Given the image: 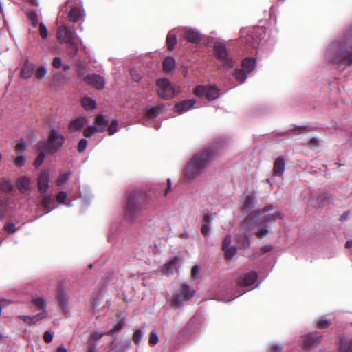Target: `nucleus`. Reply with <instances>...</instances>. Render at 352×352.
<instances>
[{"label": "nucleus", "instance_id": "9", "mask_svg": "<svg viewBox=\"0 0 352 352\" xmlns=\"http://www.w3.org/2000/svg\"><path fill=\"white\" fill-rule=\"evenodd\" d=\"M193 93L199 97L205 96L208 100H214L221 95L219 88L214 85H197Z\"/></svg>", "mask_w": 352, "mask_h": 352}, {"label": "nucleus", "instance_id": "41", "mask_svg": "<svg viewBox=\"0 0 352 352\" xmlns=\"http://www.w3.org/2000/svg\"><path fill=\"white\" fill-rule=\"evenodd\" d=\"M144 335L143 331L140 329H135L134 333L133 335V340L136 344H140L142 341V337Z\"/></svg>", "mask_w": 352, "mask_h": 352}, {"label": "nucleus", "instance_id": "27", "mask_svg": "<svg viewBox=\"0 0 352 352\" xmlns=\"http://www.w3.org/2000/svg\"><path fill=\"white\" fill-rule=\"evenodd\" d=\"M35 67L32 63L26 61L21 69V77L23 78H29L32 76L34 72Z\"/></svg>", "mask_w": 352, "mask_h": 352}, {"label": "nucleus", "instance_id": "11", "mask_svg": "<svg viewBox=\"0 0 352 352\" xmlns=\"http://www.w3.org/2000/svg\"><path fill=\"white\" fill-rule=\"evenodd\" d=\"M73 0H68L66 2V6L69 8L68 12V19L71 22H83L85 18V12L80 3V5H74Z\"/></svg>", "mask_w": 352, "mask_h": 352}, {"label": "nucleus", "instance_id": "58", "mask_svg": "<svg viewBox=\"0 0 352 352\" xmlns=\"http://www.w3.org/2000/svg\"><path fill=\"white\" fill-rule=\"evenodd\" d=\"M87 351L89 352H97L96 351V344L92 340V339H89L87 342Z\"/></svg>", "mask_w": 352, "mask_h": 352}, {"label": "nucleus", "instance_id": "20", "mask_svg": "<svg viewBox=\"0 0 352 352\" xmlns=\"http://www.w3.org/2000/svg\"><path fill=\"white\" fill-rule=\"evenodd\" d=\"M179 259L177 258H174L170 261L166 263L162 268V272L165 275H170L173 273L174 270H176Z\"/></svg>", "mask_w": 352, "mask_h": 352}, {"label": "nucleus", "instance_id": "19", "mask_svg": "<svg viewBox=\"0 0 352 352\" xmlns=\"http://www.w3.org/2000/svg\"><path fill=\"white\" fill-rule=\"evenodd\" d=\"M285 170V163L283 157L280 156L276 159L274 163L273 171L274 175L280 177L283 175Z\"/></svg>", "mask_w": 352, "mask_h": 352}, {"label": "nucleus", "instance_id": "39", "mask_svg": "<svg viewBox=\"0 0 352 352\" xmlns=\"http://www.w3.org/2000/svg\"><path fill=\"white\" fill-rule=\"evenodd\" d=\"M28 148L26 142L23 140H19L15 146V150L18 155L22 154Z\"/></svg>", "mask_w": 352, "mask_h": 352}, {"label": "nucleus", "instance_id": "24", "mask_svg": "<svg viewBox=\"0 0 352 352\" xmlns=\"http://www.w3.org/2000/svg\"><path fill=\"white\" fill-rule=\"evenodd\" d=\"M65 44L66 52L70 58H74L78 52V46L74 41L64 43Z\"/></svg>", "mask_w": 352, "mask_h": 352}, {"label": "nucleus", "instance_id": "36", "mask_svg": "<svg viewBox=\"0 0 352 352\" xmlns=\"http://www.w3.org/2000/svg\"><path fill=\"white\" fill-rule=\"evenodd\" d=\"M52 202V199L50 196L45 195L43 199H42V206L44 208V209L46 210L45 214L49 213L51 212L54 208H56V206H54L53 208H50V204Z\"/></svg>", "mask_w": 352, "mask_h": 352}, {"label": "nucleus", "instance_id": "10", "mask_svg": "<svg viewBox=\"0 0 352 352\" xmlns=\"http://www.w3.org/2000/svg\"><path fill=\"white\" fill-rule=\"evenodd\" d=\"M157 94L161 98L169 100L176 94V91L167 78H160L156 81Z\"/></svg>", "mask_w": 352, "mask_h": 352}, {"label": "nucleus", "instance_id": "4", "mask_svg": "<svg viewBox=\"0 0 352 352\" xmlns=\"http://www.w3.org/2000/svg\"><path fill=\"white\" fill-rule=\"evenodd\" d=\"M144 205L140 201V195L136 192H132L127 198V203L124 208L125 219L132 222L138 218L143 212Z\"/></svg>", "mask_w": 352, "mask_h": 352}, {"label": "nucleus", "instance_id": "46", "mask_svg": "<svg viewBox=\"0 0 352 352\" xmlns=\"http://www.w3.org/2000/svg\"><path fill=\"white\" fill-rule=\"evenodd\" d=\"M45 157V154L43 151H41L36 157V160H34V166H35V168H38L43 164Z\"/></svg>", "mask_w": 352, "mask_h": 352}, {"label": "nucleus", "instance_id": "33", "mask_svg": "<svg viewBox=\"0 0 352 352\" xmlns=\"http://www.w3.org/2000/svg\"><path fill=\"white\" fill-rule=\"evenodd\" d=\"M82 105L87 111H91L96 108V102L91 98L84 97L82 98Z\"/></svg>", "mask_w": 352, "mask_h": 352}, {"label": "nucleus", "instance_id": "13", "mask_svg": "<svg viewBox=\"0 0 352 352\" xmlns=\"http://www.w3.org/2000/svg\"><path fill=\"white\" fill-rule=\"evenodd\" d=\"M50 174L47 170H43L38 178V190L42 195H46L49 188Z\"/></svg>", "mask_w": 352, "mask_h": 352}, {"label": "nucleus", "instance_id": "49", "mask_svg": "<svg viewBox=\"0 0 352 352\" xmlns=\"http://www.w3.org/2000/svg\"><path fill=\"white\" fill-rule=\"evenodd\" d=\"M159 341L158 336L156 331H152L150 333L148 342L151 345H155Z\"/></svg>", "mask_w": 352, "mask_h": 352}, {"label": "nucleus", "instance_id": "63", "mask_svg": "<svg viewBox=\"0 0 352 352\" xmlns=\"http://www.w3.org/2000/svg\"><path fill=\"white\" fill-rule=\"evenodd\" d=\"M210 230V226L207 224H202L201 228V234L204 236H207Z\"/></svg>", "mask_w": 352, "mask_h": 352}, {"label": "nucleus", "instance_id": "17", "mask_svg": "<svg viewBox=\"0 0 352 352\" xmlns=\"http://www.w3.org/2000/svg\"><path fill=\"white\" fill-rule=\"evenodd\" d=\"M84 78L86 82L98 89H102L104 86V78L96 74H88Z\"/></svg>", "mask_w": 352, "mask_h": 352}, {"label": "nucleus", "instance_id": "56", "mask_svg": "<svg viewBox=\"0 0 352 352\" xmlns=\"http://www.w3.org/2000/svg\"><path fill=\"white\" fill-rule=\"evenodd\" d=\"M232 236L230 234H227L224 238L222 243V250L229 246H231Z\"/></svg>", "mask_w": 352, "mask_h": 352}, {"label": "nucleus", "instance_id": "8", "mask_svg": "<svg viewBox=\"0 0 352 352\" xmlns=\"http://www.w3.org/2000/svg\"><path fill=\"white\" fill-rule=\"evenodd\" d=\"M195 295V290L188 285L184 283L179 294H174L171 300V305L174 308L180 307L184 301L190 300Z\"/></svg>", "mask_w": 352, "mask_h": 352}, {"label": "nucleus", "instance_id": "60", "mask_svg": "<svg viewBox=\"0 0 352 352\" xmlns=\"http://www.w3.org/2000/svg\"><path fill=\"white\" fill-rule=\"evenodd\" d=\"M6 203H0V219H3L6 214Z\"/></svg>", "mask_w": 352, "mask_h": 352}, {"label": "nucleus", "instance_id": "59", "mask_svg": "<svg viewBox=\"0 0 352 352\" xmlns=\"http://www.w3.org/2000/svg\"><path fill=\"white\" fill-rule=\"evenodd\" d=\"M62 60L60 57H54L52 61V65L56 69H60L62 67Z\"/></svg>", "mask_w": 352, "mask_h": 352}, {"label": "nucleus", "instance_id": "28", "mask_svg": "<svg viewBox=\"0 0 352 352\" xmlns=\"http://www.w3.org/2000/svg\"><path fill=\"white\" fill-rule=\"evenodd\" d=\"M236 241L240 248H246L250 246L249 236L246 233H239L236 236Z\"/></svg>", "mask_w": 352, "mask_h": 352}, {"label": "nucleus", "instance_id": "37", "mask_svg": "<svg viewBox=\"0 0 352 352\" xmlns=\"http://www.w3.org/2000/svg\"><path fill=\"white\" fill-rule=\"evenodd\" d=\"M223 250L225 254V258L227 260H230L236 254L237 248H236V247H235L234 245H231L225 249H223Z\"/></svg>", "mask_w": 352, "mask_h": 352}, {"label": "nucleus", "instance_id": "3", "mask_svg": "<svg viewBox=\"0 0 352 352\" xmlns=\"http://www.w3.org/2000/svg\"><path fill=\"white\" fill-rule=\"evenodd\" d=\"M273 207L271 205L265 206L263 212L258 210L255 212L251 213L244 219L243 222V226L247 230H252L254 228V224L258 225L257 220L259 219L260 216L262 214L263 221L270 222L271 221L276 220V219H282V214L280 212H276L274 214H266L268 212L272 210Z\"/></svg>", "mask_w": 352, "mask_h": 352}, {"label": "nucleus", "instance_id": "42", "mask_svg": "<svg viewBox=\"0 0 352 352\" xmlns=\"http://www.w3.org/2000/svg\"><path fill=\"white\" fill-rule=\"evenodd\" d=\"M124 323H125L124 318H120V320L118 321V322L114 326V327L113 329L106 331V333H110V334L114 333L116 331L121 330L123 328Z\"/></svg>", "mask_w": 352, "mask_h": 352}, {"label": "nucleus", "instance_id": "34", "mask_svg": "<svg viewBox=\"0 0 352 352\" xmlns=\"http://www.w3.org/2000/svg\"><path fill=\"white\" fill-rule=\"evenodd\" d=\"M13 190V185L10 180L2 179L0 182V190L5 193H10Z\"/></svg>", "mask_w": 352, "mask_h": 352}, {"label": "nucleus", "instance_id": "35", "mask_svg": "<svg viewBox=\"0 0 352 352\" xmlns=\"http://www.w3.org/2000/svg\"><path fill=\"white\" fill-rule=\"evenodd\" d=\"M72 175L71 171H67L65 173H60L58 177L56 179V185L58 186H61L63 184L66 183Z\"/></svg>", "mask_w": 352, "mask_h": 352}, {"label": "nucleus", "instance_id": "45", "mask_svg": "<svg viewBox=\"0 0 352 352\" xmlns=\"http://www.w3.org/2000/svg\"><path fill=\"white\" fill-rule=\"evenodd\" d=\"M96 132H98V130L96 129V126H90L87 127L84 130V135L86 138H90L91 135H93Z\"/></svg>", "mask_w": 352, "mask_h": 352}, {"label": "nucleus", "instance_id": "26", "mask_svg": "<svg viewBox=\"0 0 352 352\" xmlns=\"http://www.w3.org/2000/svg\"><path fill=\"white\" fill-rule=\"evenodd\" d=\"M256 204V195L254 193H252L251 195L248 196L245 201V203L243 206V211L248 212L255 206Z\"/></svg>", "mask_w": 352, "mask_h": 352}, {"label": "nucleus", "instance_id": "43", "mask_svg": "<svg viewBox=\"0 0 352 352\" xmlns=\"http://www.w3.org/2000/svg\"><path fill=\"white\" fill-rule=\"evenodd\" d=\"M34 305L37 307L38 309L42 310V311H47L46 310V302L43 298H37L34 300Z\"/></svg>", "mask_w": 352, "mask_h": 352}, {"label": "nucleus", "instance_id": "25", "mask_svg": "<svg viewBox=\"0 0 352 352\" xmlns=\"http://www.w3.org/2000/svg\"><path fill=\"white\" fill-rule=\"evenodd\" d=\"M340 352H352V339L342 338L339 343Z\"/></svg>", "mask_w": 352, "mask_h": 352}, {"label": "nucleus", "instance_id": "14", "mask_svg": "<svg viewBox=\"0 0 352 352\" xmlns=\"http://www.w3.org/2000/svg\"><path fill=\"white\" fill-rule=\"evenodd\" d=\"M258 278V274L256 271H250L241 275L237 278V284L239 285L249 286L254 284Z\"/></svg>", "mask_w": 352, "mask_h": 352}, {"label": "nucleus", "instance_id": "29", "mask_svg": "<svg viewBox=\"0 0 352 352\" xmlns=\"http://www.w3.org/2000/svg\"><path fill=\"white\" fill-rule=\"evenodd\" d=\"M16 185L19 191L22 193H24L30 188V179L27 177H21L19 179Z\"/></svg>", "mask_w": 352, "mask_h": 352}, {"label": "nucleus", "instance_id": "18", "mask_svg": "<svg viewBox=\"0 0 352 352\" xmlns=\"http://www.w3.org/2000/svg\"><path fill=\"white\" fill-rule=\"evenodd\" d=\"M47 311H44L33 316L20 315L18 317L29 325H32L42 319L47 318Z\"/></svg>", "mask_w": 352, "mask_h": 352}, {"label": "nucleus", "instance_id": "21", "mask_svg": "<svg viewBox=\"0 0 352 352\" xmlns=\"http://www.w3.org/2000/svg\"><path fill=\"white\" fill-rule=\"evenodd\" d=\"M320 343V337L318 336H307L304 340L303 346L305 349L316 347Z\"/></svg>", "mask_w": 352, "mask_h": 352}, {"label": "nucleus", "instance_id": "32", "mask_svg": "<svg viewBox=\"0 0 352 352\" xmlns=\"http://www.w3.org/2000/svg\"><path fill=\"white\" fill-rule=\"evenodd\" d=\"M58 300L60 307L64 312H67L68 308V297L63 292L59 291L58 293Z\"/></svg>", "mask_w": 352, "mask_h": 352}, {"label": "nucleus", "instance_id": "6", "mask_svg": "<svg viewBox=\"0 0 352 352\" xmlns=\"http://www.w3.org/2000/svg\"><path fill=\"white\" fill-rule=\"evenodd\" d=\"M65 142L64 136L58 131L52 129L47 141L37 144L39 149L45 150L50 153H55L63 146Z\"/></svg>", "mask_w": 352, "mask_h": 352}, {"label": "nucleus", "instance_id": "31", "mask_svg": "<svg viewBox=\"0 0 352 352\" xmlns=\"http://www.w3.org/2000/svg\"><path fill=\"white\" fill-rule=\"evenodd\" d=\"M96 124L98 132H103L106 130V128L108 125V121L102 115H98L96 118Z\"/></svg>", "mask_w": 352, "mask_h": 352}, {"label": "nucleus", "instance_id": "23", "mask_svg": "<svg viewBox=\"0 0 352 352\" xmlns=\"http://www.w3.org/2000/svg\"><path fill=\"white\" fill-rule=\"evenodd\" d=\"M86 124V118L84 117L78 118L74 120L69 124L70 131H77L82 129Z\"/></svg>", "mask_w": 352, "mask_h": 352}, {"label": "nucleus", "instance_id": "16", "mask_svg": "<svg viewBox=\"0 0 352 352\" xmlns=\"http://www.w3.org/2000/svg\"><path fill=\"white\" fill-rule=\"evenodd\" d=\"M183 36L188 42L195 44L199 43L201 40V33L197 29L192 28H186Z\"/></svg>", "mask_w": 352, "mask_h": 352}, {"label": "nucleus", "instance_id": "64", "mask_svg": "<svg viewBox=\"0 0 352 352\" xmlns=\"http://www.w3.org/2000/svg\"><path fill=\"white\" fill-rule=\"evenodd\" d=\"M319 141H320L319 139L313 138L309 142L308 145L310 148H316L318 146Z\"/></svg>", "mask_w": 352, "mask_h": 352}, {"label": "nucleus", "instance_id": "50", "mask_svg": "<svg viewBox=\"0 0 352 352\" xmlns=\"http://www.w3.org/2000/svg\"><path fill=\"white\" fill-rule=\"evenodd\" d=\"M39 33L43 38H46L48 36V30L43 23H39Z\"/></svg>", "mask_w": 352, "mask_h": 352}, {"label": "nucleus", "instance_id": "22", "mask_svg": "<svg viewBox=\"0 0 352 352\" xmlns=\"http://www.w3.org/2000/svg\"><path fill=\"white\" fill-rule=\"evenodd\" d=\"M163 69L166 73H170L176 68V60L172 56L165 58L162 63Z\"/></svg>", "mask_w": 352, "mask_h": 352}, {"label": "nucleus", "instance_id": "52", "mask_svg": "<svg viewBox=\"0 0 352 352\" xmlns=\"http://www.w3.org/2000/svg\"><path fill=\"white\" fill-rule=\"evenodd\" d=\"M118 124V123L117 120H113L111 121V126L108 128V132L110 135H112L116 133Z\"/></svg>", "mask_w": 352, "mask_h": 352}, {"label": "nucleus", "instance_id": "40", "mask_svg": "<svg viewBox=\"0 0 352 352\" xmlns=\"http://www.w3.org/2000/svg\"><path fill=\"white\" fill-rule=\"evenodd\" d=\"M28 16L32 23L33 28H36L38 25H39L38 17L36 11H30L28 12Z\"/></svg>", "mask_w": 352, "mask_h": 352}, {"label": "nucleus", "instance_id": "55", "mask_svg": "<svg viewBox=\"0 0 352 352\" xmlns=\"http://www.w3.org/2000/svg\"><path fill=\"white\" fill-rule=\"evenodd\" d=\"M87 141L86 139L85 138H82L79 142H78V151L79 152H82L85 150L86 147H87Z\"/></svg>", "mask_w": 352, "mask_h": 352}, {"label": "nucleus", "instance_id": "1", "mask_svg": "<svg viewBox=\"0 0 352 352\" xmlns=\"http://www.w3.org/2000/svg\"><path fill=\"white\" fill-rule=\"evenodd\" d=\"M325 60L336 65H352V26L341 38L334 40L327 47Z\"/></svg>", "mask_w": 352, "mask_h": 352}, {"label": "nucleus", "instance_id": "38", "mask_svg": "<svg viewBox=\"0 0 352 352\" xmlns=\"http://www.w3.org/2000/svg\"><path fill=\"white\" fill-rule=\"evenodd\" d=\"M177 42L176 35L170 32L168 34L166 37L167 47L169 50H173Z\"/></svg>", "mask_w": 352, "mask_h": 352}, {"label": "nucleus", "instance_id": "62", "mask_svg": "<svg viewBox=\"0 0 352 352\" xmlns=\"http://www.w3.org/2000/svg\"><path fill=\"white\" fill-rule=\"evenodd\" d=\"M192 276L194 279H196L200 274V268L197 265L192 267L191 270Z\"/></svg>", "mask_w": 352, "mask_h": 352}, {"label": "nucleus", "instance_id": "5", "mask_svg": "<svg viewBox=\"0 0 352 352\" xmlns=\"http://www.w3.org/2000/svg\"><path fill=\"white\" fill-rule=\"evenodd\" d=\"M213 50L215 58L219 61L223 69H230L235 66L236 60L231 56L224 43L215 41Z\"/></svg>", "mask_w": 352, "mask_h": 352}, {"label": "nucleus", "instance_id": "15", "mask_svg": "<svg viewBox=\"0 0 352 352\" xmlns=\"http://www.w3.org/2000/svg\"><path fill=\"white\" fill-rule=\"evenodd\" d=\"M195 104L196 101L194 99L184 100L175 104L174 111L179 114H183L192 109Z\"/></svg>", "mask_w": 352, "mask_h": 352}, {"label": "nucleus", "instance_id": "48", "mask_svg": "<svg viewBox=\"0 0 352 352\" xmlns=\"http://www.w3.org/2000/svg\"><path fill=\"white\" fill-rule=\"evenodd\" d=\"M25 161H26L25 156L23 154H20V155H19V156H17L15 158L14 164L16 166L21 167L25 164Z\"/></svg>", "mask_w": 352, "mask_h": 352}, {"label": "nucleus", "instance_id": "61", "mask_svg": "<svg viewBox=\"0 0 352 352\" xmlns=\"http://www.w3.org/2000/svg\"><path fill=\"white\" fill-rule=\"evenodd\" d=\"M6 231L9 234H13L16 232L15 225L13 223H10L5 226Z\"/></svg>", "mask_w": 352, "mask_h": 352}, {"label": "nucleus", "instance_id": "7", "mask_svg": "<svg viewBox=\"0 0 352 352\" xmlns=\"http://www.w3.org/2000/svg\"><path fill=\"white\" fill-rule=\"evenodd\" d=\"M256 66L255 58H245L241 62V69H236L234 72L235 79L239 83H243L247 78V74L253 71Z\"/></svg>", "mask_w": 352, "mask_h": 352}, {"label": "nucleus", "instance_id": "47", "mask_svg": "<svg viewBox=\"0 0 352 352\" xmlns=\"http://www.w3.org/2000/svg\"><path fill=\"white\" fill-rule=\"evenodd\" d=\"M47 70L45 67L40 66L36 72V78L39 79H43L47 74Z\"/></svg>", "mask_w": 352, "mask_h": 352}, {"label": "nucleus", "instance_id": "53", "mask_svg": "<svg viewBox=\"0 0 352 352\" xmlns=\"http://www.w3.org/2000/svg\"><path fill=\"white\" fill-rule=\"evenodd\" d=\"M110 333H106V331L104 332H99V331H95L94 332L89 339H92V340H100L104 335H109Z\"/></svg>", "mask_w": 352, "mask_h": 352}, {"label": "nucleus", "instance_id": "30", "mask_svg": "<svg viewBox=\"0 0 352 352\" xmlns=\"http://www.w3.org/2000/svg\"><path fill=\"white\" fill-rule=\"evenodd\" d=\"M164 109L162 106L150 107H146V115L149 119H154L159 115L160 111Z\"/></svg>", "mask_w": 352, "mask_h": 352}, {"label": "nucleus", "instance_id": "57", "mask_svg": "<svg viewBox=\"0 0 352 352\" xmlns=\"http://www.w3.org/2000/svg\"><path fill=\"white\" fill-rule=\"evenodd\" d=\"M54 338V334L50 331H45L43 333V340L46 343H50Z\"/></svg>", "mask_w": 352, "mask_h": 352}, {"label": "nucleus", "instance_id": "2", "mask_svg": "<svg viewBox=\"0 0 352 352\" xmlns=\"http://www.w3.org/2000/svg\"><path fill=\"white\" fill-rule=\"evenodd\" d=\"M216 149L210 147L206 151L195 155L186 166L185 178L190 182L200 176L204 171L208 163L212 159Z\"/></svg>", "mask_w": 352, "mask_h": 352}, {"label": "nucleus", "instance_id": "44", "mask_svg": "<svg viewBox=\"0 0 352 352\" xmlns=\"http://www.w3.org/2000/svg\"><path fill=\"white\" fill-rule=\"evenodd\" d=\"M331 324V322L326 316L321 317L318 321V327L320 329L327 328Z\"/></svg>", "mask_w": 352, "mask_h": 352}, {"label": "nucleus", "instance_id": "54", "mask_svg": "<svg viewBox=\"0 0 352 352\" xmlns=\"http://www.w3.org/2000/svg\"><path fill=\"white\" fill-rule=\"evenodd\" d=\"M67 197V193L65 191H60L56 195V201L60 204H64Z\"/></svg>", "mask_w": 352, "mask_h": 352}, {"label": "nucleus", "instance_id": "51", "mask_svg": "<svg viewBox=\"0 0 352 352\" xmlns=\"http://www.w3.org/2000/svg\"><path fill=\"white\" fill-rule=\"evenodd\" d=\"M270 231L267 226L260 228L256 232V235L258 238H263L269 234Z\"/></svg>", "mask_w": 352, "mask_h": 352}, {"label": "nucleus", "instance_id": "12", "mask_svg": "<svg viewBox=\"0 0 352 352\" xmlns=\"http://www.w3.org/2000/svg\"><path fill=\"white\" fill-rule=\"evenodd\" d=\"M76 36L74 27L65 23L58 27L56 33L57 39L62 43L74 41Z\"/></svg>", "mask_w": 352, "mask_h": 352}]
</instances>
